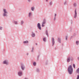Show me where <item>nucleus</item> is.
<instances>
[{"instance_id": "nucleus-42", "label": "nucleus", "mask_w": 79, "mask_h": 79, "mask_svg": "<svg viewBox=\"0 0 79 79\" xmlns=\"http://www.w3.org/2000/svg\"><path fill=\"white\" fill-rule=\"evenodd\" d=\"M36 45H37V44H36Z\"/></svg>"}, {"instance_id": "nucleus-35", "label": "nucleus", "mask_w": 79, "mask_h": 79, "mask_svg": "<svg viewBox=\"0 0 79 79\" xmlns=\"http://www.w3.org/2000/svg\"><path fill=\"white\" fill-rule=\"evenodd\" d=\"M40 56L39 55L37 57V59H39V57Z\"/></svg>"}, {"instance_id": "nucleus-2", "label": "nucleus", "mask_w": 79, "mask_h": 79, "mask_svg": "<svg viewBox=\"0 0 79 79\" xmlns=\"http://www.w3.org/2000/svg\"><path fill=\"white\" fill-rule=\"evenodd\" d=\"M2 15L3 17H7L8 16V11L6 9H3V13Z\"/></svg>"}, {"instance_id": "nucleus-39", "label": "nucleus", "mask_w": 79, "mask_h": 79, "mask_svg": "<svg viewBox=\"0 0 79 79\" xmlns=\"http://www.w3.org/2000/svg\"><path fill=\"white\" fill-rule=\"evenodd\" d=\"M71 60L72 61H73V58H72L71 59Z\"/></svg>"}, {"instance_id": "nucleus-20", "label": "nucleus", "mask_w": 79, "mask_h": 79, "mask_svg": "<svg viewBox=\"0 0 79 79\" xmlns=\"http://www.w3.org/2000/svg\"><path fill=\"white\" fill-rule=\"evenodd\" d=\"M64 5H68V4H67V1H66L64 2Z\"/></svg>"}, {"instance_id": "nucleus-6", "label": "nucleus", "mask_w": 79, "mask_h": 79, "mask_svg": "<svg viewBox=\"0 0 79 79\" xmlns=\"http://www.w3.org/2000/svg\"><path fill=\"white\" fill-rule=\"evenodd\" d=\"M18 75L19 76H23V71L22 70L19 71L18 72Z\"/></svg>"}, {"instance_id": "nucleus-12", "label": "nucleus", "mask_w": 79, "mask_h": 79, "mask_svg": "<svg viewBox=\"0 0 79 79\" xmlns=\"http://www.w3.org/2000/svg\"><path fill=\"white\" fill-rule=\"evenodd\" d=\"M61 39L60 37H58L57 38V41L58 42H59L60 43H61Z\"/></svg>"}, {"instance_id": "nucleus-40", "label": "nucleus", "mask_w": 79, "mask_h": 79, "mask_svg": "<svg viewBox=\"0 0 79 79\" xmlns=\"http://www.w3.org/2000/svg\"><path fill=\"white\" fill-rule=\"evenodd\" d=\"M24 79H28L27 78H25Z\"/></svg>"}, {"instance_id": "nucleus-25", "label": "nucleus", "mask_w": 79, "mask_h": 79, "mask_svg": "<svg viewBox=\"0 0 79 79\" xmlns=\"http://www.w3.org/2000/svg\"><path fill=\"white\" fill-rule=\"evenodd\" d=\"M49 4L50 6H51V5H52V2H49Z\"/></svg>"}, {"instance_id": "nucleus-41", "label": "nucleus", "mask_w": 79, "mask_h": 79, "mask_svg": "<svg viewBox=\"0 0 79 79\" xmlns=\"http://www.w3.org/2000/svg\"><path fill=\"white\" fill-rule=\"evenodd\" d=\"M46 2H48V0H46Z\"/></svg>"}, {"instance_id": "nucleus-10", "label": "nucleus", "mask_w": 79, "mask_h": 79, "mask_svg": "<svg viewBox=\"0 0 79 79\" xmlns=\"http://www.w3.org/2000/svg\"><path fill=\"white\" fill-rule=\"evenodd\" d=\"M37 26L38 29H40V30H41V27L40 26V23H38V24H37Z\"/></svg>"}, {"instance_id": "nucleus-23", "label": "nucleus", "mask_w": 79, "mask_h": 79, "mask_svg": "<svg viewBox=\"0 0 79 79\" xmlns=\"http://www.w3.org/2000/svg\"><path fill=\"white\" fill-rule=\"evenodd\" d=\"M43 41H44V42H46V38L45 37L43 38Z\"/></svg>"}, {"instance_id": "nucleus-31", "label": "nucleus", "mask_w": 79, "mask_h": 79, "mask_svg": "<svg viewBox=\"0 0 79 79\" xmlns=\"http://www.w3.org/2000/svg\"><path fill=\"white\" fill-rule=\"evenodd\" d=\"M28 2L29 3H30L31 2V0H28Z\"/></svg>"}, {"instance_id": "nucleus-37", "label": "nucleus", "mask_w": 79, "mask_h": 79, "mask_svg": "<svg viewBox=\"0 0 79 79\" xmlns=\"http://www.w3.org/2000/svg\"><path fill=\"white\" fill-rule=\"evenodd\" d=\"M27 55H29V53H27Z\"/></svg>"}, {"instance_id": "nucleus-14", "label": "nucleus", "mask_w": 79, "mask_h": 79, "mask_svg": "<svg viewBox=\"0 0 79 79\" xmlns=\"http://www.w3.org/2000/svg\"><path fill=\"white\" fill-rule=\"evenodd\" d=\"M31 10L32 11H34L35 10V7H31Z\"/></svg>"}, {"instance_id": "nucleus-13", "label": "nucleus", "mask_w": 79, "mask_h": 79, "mask_svg": "<svg viewBox=\"0 0 79 79\" xmlns=\"http://www.w3.org/2000/svg\"><path fill=\"white\" fill-rule=\"evenodd\" d=\"M31 36L32 37H35V33H34V32H32Z\"/></svg>"}, {"instance_id": "nucleus-8", "label": "nucleus", "mask_w": 79, "mask_h": 79, "mask_svg": "<svg viewBox=\"0 0 79 79\" xmlns=\"http://www.w3.org/2000/svg\"><path fill=\"white\" fill-rule=\"evenodd\" d=\"M77 10H76V9H75V10L74 15V18L76 19L77 18Z\"/></svg>"}, {"instance_id": "nucleus-4", "label": "nucleus", "mask_w": 79, "mask_h": 79, "mask_svg": "<svg viewBox=\"0 0 79 79\" xmlns=\"http://www.w3.org/2000/svg\"><path fill=\"white\" fill-rule=\"evenodd\" d=\"M46 24V19H44L42 24V27H44Z\"/></svg>"}, {"instance_id": "nucleus-7", "label": "nucleus", "mask_w": 79, "mask_h": 79, "mask_svg": "<svg viewBox=\"0 0 79 79\" xmlns=\"http://www.w3.org/2000/svg\"><path fill=\"white\" fill-rule=\"evenodd\" d=\"M29 18H31L32 16V12H29L28 14Z\"/></svg>"}, {"instance_id": "nucleus-21", "label": "nucleus", "mask_w": 79, "mask_h": 79, "mask_svg": "<svg viewBox=\"0 0 79 79\" xmlns=\"http://www.w3.org/2000/svg\"><path fill=\"white\" fill-rule=\"evenodd\" d=\"M36 72H38L39 73V72H40V70L39 69L37 68L36 69Z\"/></svg>"}, {"instance_id": "nucleus-15", "label": "nucleus", "mask_w": 79, "mask_h": 79, "mask_svg": "<svg viewBox=\"0 0 79 79\" xmlns=\"http://www.w3.org/2000/svg\"><path fill=\"white\" fill-rule=\"evenodd\" d=\"M23 44H28V43H29V41L27 40L23 41Z\"/></svg>"}, {"instance_id": "nucleus-17", "label": "nucleus", "mask_w": 79, "mask_h": 79, "mask_svg": "<svg viewBox=\"0 0 79 79\" xmlns=\"http://www.w3.org/2000/svg\"><path fill=\"white\" fill-rule=\"evenodd\" d=\"M73 6L75 7H76V6H77V3L75 2L74 3H73Z\"/></svg>"}, {"instance_id": "nucleus-9", "label": "nucleus", "mask_w": 79, "mask_h": 79, "mask_svg": "<svg viewBox=\"0 0 79 79\" xmlns=\"http://www.w3.org/2000/svg\"><path fill=\"white\" fill-rule=\"evenodd\" d=\"M21 66L22 70H23V71H24L25 69V66H24V65L22 64L21 65Z\"/></svg>"}, {"instance_id": "nucleus-27", "label": "nucleus", "mask_w": 79, "mask_h": 79, "mask_svg": "<svg viewBox=\"0 0 79 79\" xmlns=\"http://www.w3.org/2000/svg\"><path fill=\"white\" fill-rule=\"evenodd\" d=\"M79 41H77L76 42V44L77 45H79Z\"/></svg>"}, {"instance_id": "nucleus-33", "label": "nucleus", "mask_w": 79, "mask_h": 79, "mask_svg": "<svg viewBox=\"0 0 79 79\" xmlns=\"http://www.w3.org/2000/svg\"><path fill=\"white\" fill-rule=\"evenodd\" d=\"M73 68H75V64H73Z\"/></svg>"}, {"instance_id": "nucleus-29", "label": "nucleus", "mask_w": 79, "mask_h": 79, "mask_svg": "<svg viewBox=\"0 0 79 79\" xmlns=\"http://www.w3.org/2000/svg\"><path fill=\"white\" fill-rule=\"evenodd\" d=\"M3 29V27H0V30H2Z\"/></svg>"}, {"instance_id": "nucleus-38", "label": "nucleus", "mask_w": 79, "mask_h": 79, "mask_svg": "<svg viewBox=\"0 0 79 79\" xmlns=\"http://www.w3.org/2000/svg\"><path fill=\"white\" fill-rule=\"evenodd\" d=\"M77 59L78 60H79V56L77 57Z\"/></svg>"}, {"instance_id": "nucleus-30", "label": "nucleus", "mask_w": 79, "mask_h": 79, "mask_svg": "<svg viewBox=\"0 0 79 79\" xmlns=\"http://www.w3.org/2000/svg\"><path fill=\"white\" fill-rule=\"evenodd\" d=\"M77 79H79V75H77Z\"/></svg>"}, {"instance_id": "nucleus-26", "label": "nucleus", "mask_w": 79, "mask_h": 79, "mask_svg": "<svg viewBox=\"0 0 79 79\" xmlns=\"http://www.w3.org/2000/svg\"><path fill=\"white\" fill-rule=\"evenodd\" d=\"M68 36H66L65 37V39H66V40H68Z\"/></svg>"}, {"instance_id": "nucleus-16", "label": "nucleus", "mask_w": 79, "mask_h": 79, "mask_svg": "<svg viewBox=\"0 0 79 79\" xmlns=\"http://www.w3.org/2000/svg\"><path fill=\"white\" fill-rule=\"evenodd\" d=\"M14 24H16V25L18 24V21H14Z\"/></svg>"}, {"instance_id": "nucleus-11", "label": "nucleus", "mask_w": 79, "mask_h": 79, "mask_svg": "<svg viewBox=\"0 0 79 79\" xmlns=\"http://www.w3.org/2000/svg\"><path fill=\"white\" fill-rule=\"evenodd\" d=\"M71 61V57L70 56H68L67 59V61L68 63H69V62H70Z\"/></svg>"}, {"instance_id": "nucleus-28", "label": "nucleus", "mask_w": 79, "mask_h": 79, "mask_svg": "<svg viewBox=\"0 0 79 79\" xmlns=\"http://www.w3.org/2000/svg\"><path fill=\"white\" fill-rule=\"evenodd\" d=\"M34 47L32 48V50L31 51V52H34Z\"/></svg>"}, {"instance_id": "nucleus-34", "label": "nucleus", "mask_w": 79, "mask_h": 79, "mask_svg": "<svg viewBox=\"0 0 79 79\" xmlns=\"http://www.w3.org/2000/svg\"><path fill=\"white\" fill-rule=\"evenodd\" d=\"M55 20H56V17H54V21H55Z\"/></svg>"}, {"instance_id": "nucleus-18", "label": "nucleus", "mask_w": 79, "mask_h": 79, "mask_svg": "<svg viewBox=\"0 0 79 79\" xmlns=\"http://www.w3.org/2000/svg\"><path fill=\"white\" fill-rule=\"evenodd\" d=\"M46 34L47 35L48 37V31L47 30L46 31Z\"/></svg>"}, {"instance_id": "nucleus-19", "label": "nucleus", "mask_w": 79, "mask_h": 79, "mask_svg": "<svg viewBox=\"0 0 79 79\" xmlns=\"http://www.w3.org/2000/svg\"><path fill=\"white\" fill-rule=\"evenodd\" d=\"M24 22L23 20H22V21H21L20 24L21 25H23V24H24Z\"/></svg>"}, {"instance_id": "nucleus-22", "label": "nucleus", "mask_w": 79, "mask_h": 79, "mask_svg": "<svg viewBox=\"0 0 79 79\" xmlns=\"http://www.w3.org/2000/svg\"><path fill=\"white\" fill-rule=\"evenodd\" d=\"M33 64L34 66H36V65L37 64L36 62H34L33 63Z\"/></svg>"}, {"instance_id": "nucleus-1", "label": "nucleus", "mask_w": 79, "mask_h": 79, "mask_svg": "<svg viewBox=\"0 0 79 79\" xmlns=\"http://www.w3.org/2000/svg\"><path fill=\"white\" fill-rule=\"evenodd\" d=\"M68 71L70 74H72L73 73V69L72 65H70L68 68Z\"/></svg>"}, {"instance_id": "nucleus-3", "label": "nucleus", "mask_w": 79, "mask_h": 79, "mask_svg": "<svg viewBox=\"0 0 79 79\" xmlns=\"http://www.w3.org/2000/svg\"><path fill=\"white\" fill-rule=\"evenodd\" d=\"M2 64H6V66H8L9 64V62H8V60H5L3 62Z\"/></svg>"}, {"instance_id": "nucleus-5", "label": "nucleus", "mask_w": 79, "mask_h": 79, "mask_svg": "<svg viewBox=\"0 0 79 79\" xmlns=\"http://www.w3.org/2000/svg\"><path fill=\"white\" fill-rule=\"evenodd\" d=\"M51 40L52 43V46H53V45H55V39L54 38H52Z\"/></svg>"}, {"instance_id": "nucleus-36", "label": "nucleus", "mask_w": 79, "mask_h": 79, "mask_svg": "<svg viewBox=\"0 0 79 79\" xmlns=\"http://www.w3.org/2000/svg\"><path fill=\"white\" fill-rule=\"evenodd\" d=\"M73 39V36H72L70 37V39Z\"/></svg>"}, {"instance_id": "nucleus-32", "label": "nucleus", "mask_w": 79, "mask_h": 79, "mask_svg": "<svg viewBox=\"0 0 79 79\" xmlns=\"http://www.w3.org/2000/svg\"><path fill=\"white\" fill-rule=\"evenodd\" d=\"M56 16H57L56 14H54V17H56Z\"/></svg>"}, {"instance_id": "nucleus-24", "label": "nucleus", "mask_w": 79, "mask_h": 79, "mask_svg": "<svg viewBox=\"0 0 79 79\" xmlns=\"http://www.w3.org/2000/svg\"><path fill=\"white\" fill-rule=\"evenodd\" d=\"M77 73H78L79 74V68L77 69Z\"/></svg>"}]
</instances>
